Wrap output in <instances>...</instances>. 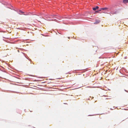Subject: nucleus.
<instances>
[{"label":"nucleus","mask_w":128,"mask_h":128,"mask_svg":"<svg viewBox=\"0 0 128 128\" xmlns=\"http://www.w3.org/2000/svg\"><path fill=\"white\" fill-rule=\"evenodd\" d=\"M52 16V18H54V15H51L50 16Z\"/></svg>","instance_id":"0eeeda50"},{"label":"nucleus","mask_w":128,"mask_h":128,"mask_svg":"<svg viewBox=\"0 0 128 128\" xmlns=\"http://www.w3.org/2000/svg\"><path fill=\"white\" fill-rule=\"evenodd\" d=\"M19 12H21V13H23V12H22L21 11V10H20L19 11Z\"/></svg>","instance_id":"423d86ee"},{"label":"nucleus","mask_w":128,"mask_h":128,"mask_svg":"<svg viewBox=\"0 0 128 128\" xmlns=\"http://www.w3.org/2000/svg\"><path fill=\"white\" fill-rule=\"evenodd\" d=\"M98 8L99 7L98 6H96V7L93 8L92 9L94 10H96L98 9Z\"/></svg>","instance_id":"20e7f679"},{"label":"nucleus","mask_w":128,"mask_h":128,"mask_svg":"<svg viewBox=\"0 0 128 128\" xmlns=\"http://www.w3.org/2000/svg\"><path fill=\"white\" fill-rule=\"evenodd\" d=\"M116 14V12H115V13H112V14Z\"/></svg>","instance_id":"6e6552de"},{"label":"nucleus","mask_w":128,"mask_h":128,"mask_svg":"<svg viewBox=\"0 0 128 128\" xmlns=\"http://www.w3.org/2000/svg\"><path fill=\"white\" fill-rule=\"evenodd\" d=\"M110 10H112V9H111V8H110Z\"/></svg>","instance_id":"1a4fd4ad"},{"label":"nucleus","mask_w":128,"mask_h":128,"mask_svg":"<svg viewBox=\"0 0 128 128\" xmlns=\"http://www.w3.org/2000/svg\"><path fill=\"white\" fill-rule=\"evenodd\" d=\"M108 8V9L107 10H102L101 11H100V12H101L100 13H106V12H108V10L109 9V8Z\"/></svg>","instance_id":"f03ea898"},{"label":"nucleus","mask_w":128,"mask_h":128,"mask_svg":"<svg viewBox=\"0 0 128 128\" xmlns=\"http://www.w3.org/2000/svg\"><path fill=\"white\" fill-rule=\"evenodd\" d=\"M68 38H70L69 37H68Z\"/></svg>","instance_id":"9d476101"},{"label":"nucleus","mask_w":128,"mask_h":128,"mask_svg":"<svg viewBox=\"0 0 128 128\" xmlns=\"http://www.w3.org/2000/svg\"><path fill=\"white\" fill-rule=\"evenodd\" d=\"M100 22V20H95V22L94 23V24H97L99 23Z\"/></svg>","instance_id":"7ed1b4c3"},{"label":"nucleus","mask_w":128,"mask_h":128,"mask_svg":"<svg viewBox=\"0 0 128 128\" xmlns=\"http://www.w3.org/2000/svg\"><path fill=\"white\" fill-rule=\"evenodd\" d=\"M108 9V8H106V7H105V8H101L99 10L97 11H96L95 12L94 14H96V13H97V12L98 13H100V12H100V11H101L102 10H107Z\"/></svg>","instance_id":"f257e3e1"},{"label":"nucleus","mask_w":128,"mask_h":128,"mask_svg":"<svg viewBox=\"0 0 128 128\" xmlns=\"http://www.w3.org/2000/svg\"><path fill=\"white\" fill-rule=\"evenodd\" d=\"M123 2L124 3H126L128 2V0H123Z\"/></svg>","instance_id":"39448f33"}]
</instances>
